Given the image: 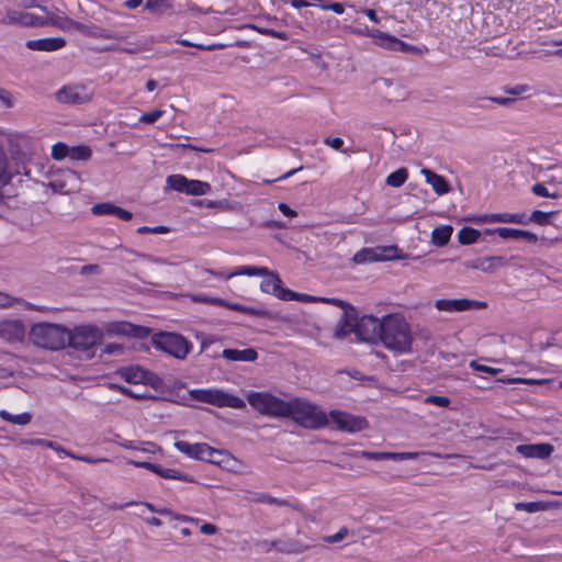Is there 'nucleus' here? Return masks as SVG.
Returning a JSON list of instances; mask_svg holds the SVG:
<instances>
[{"mask_svg":"<svg viewBox=\"0 0 562 562\" xmlns=\"http://www.w3.org/2000/svg\"><path fill=\"white\" fill-rule=\"evenodd\" d=\"M42 11L45 12L46 16H38L19 9H7L0 19V24L20 26L52 25L64 32L83 29V25L64 14L49 11L47 8H42Z\"/></svg>","mask_w":562,"mask_h":562,"instance_id":"f257e3e1","label":"nucleus"},{"mask_svg":"<svg viewBox=\"0 0 562 562\" xmlns=\"http://www.w3.org/2000/svg\"><path fill=\"white\" fill-rule=\"evenodd\" d=\"M380 342L394 355L412 351L413 335L403 315L394 313L382 316Z\"/></svg>","mask_w":562,"mask_h":562,"instance_id":"f03ea898","label":"nucleus"},{"mask_svg":"<svg viewBox=\"0 0 562 562\" xmlns=\"http://www.w3.org/2000/svg\"><path fill=\"white\" fill-rule=\"evenodd\" d=\"M32 345L45 350H61L68 345L69 329L54 323H36L29 333Z\"/></svg>","mask_w":562,"mask_h":562,"instance_id":"7ed1b4c3","label":"nucleus"},{"mask_svg":"<svg viewBox=\"0 0 562 562\" xmlns=\"http://www.w3.org/2000/svg\"><path fill=\"white\" fill-rule=\"evenodd\" d=\"M286 417L310 429L321 428L328 423L325 412L316 404L300 397L288 401Z\"/></svg>","mask_w":562,"mask_h":562,"instance_id":"20e7f679","label":"nucleus"},{"mask_svg":"<svg viewBox=\"0 0 562 562\" xmlns=\"http://www.w3.org/2000/svg\"><path fill=\"white\" fill-rule=\"evenodd\" d=\"M189 396L194 401L220 408L243 409L246 407V403L241 397L218 387L192 389L189 391Z\"/></svg>","mask_w":562,"mask_h":562,"instance_id":"39448f33","label":"nucleus"},{"mask_svg":"<svg viewBox=\"0 0 562 562\" xmlns=\"http://www.w3.org/2000/svg\"><path fill=\"white\" fill-rule=\"evenodd\" d=\"M247 402L261 415L277 418L286 417L288 401L270 392H249L247 394Z\"/></svg>","mask_w":562,"mask_h":562,"instance_id":"423d86ee","label":"nucleus"},{"mask_svg":"<svg viewBox=\"0 0 562 562\" xmlns=\"http://www.w3.org/2000/svg\"><path fill=\"white\" fill-rule=\"evenodd\" d=\"M153 341L158 349L177 359H184L192 347L184 337L175 333L156 334Z\"/></svg>","mask_w":562,"mask_h":562,"instance_id":"0eeeda50","label":"nucleus"},{"mask_svg":"<svg viewBox=\"0 0 562 562\" xmlns=\"http://www.w3.org/2000/svg\"><path fill=\"white\" fill-rule=\"evenodd\" d=\"M103 338V331L95 325H79L69 330L68 345L78 350H88Z\"/></svg>","mask_w":562,"mask_h":562,"instance_id":"6e6552de","label":"nucleus"},{"mask_svg":"<svg viewBox=\"0 0 562 562\" xmlns=\"http://www.w3.org/2000/svg\"><path fill=\"white\" fill-rule=\"evenodd\" d=\"M166 182L170 189L189 195H206L212 189L209 182L190 180L182 175L168 176Z\"/></svg>","mask_w":562,"mask_h":562,"instance_id":"1a4fd4ad","label":"nucleus"},{"mask_svg":"<svg viewBox=\"0 0 562 562\" xmlns=\"http://www.w3.org/2000/svg\"><path fill=\"white\" fill-rule=\"evenodd\" d=\"M362 34L368 35L369 37L374 40V43L382 48L402 52L405 54H417L420 53V49L414 45L407 44L393 35H390L385 32H381L379 30H367L366 32H361Z\"/></svg>","mask_w":562,"mask_h":562,"instance_id":"9d476101","label":"nucleus"},{"mask_svg":"<svg viewBox=\"0 0 562 562\" xmlns=\"http://www.w3.org/2000/svg\"><path fill=\"white\" fill-rule=\"evenodd\" d=\"M175 447L178 451L187 454L188 457L201 461H207L212 463H220L222 460H217L216 456H222L223 453L207 443H189L187 441H176Z\"/></svg>","mask_w":562,"mask_h":562,"instance_id":"9b49d317","label":"nucleus"},{"mask_svg":"<svg viewBox=\"0 0 562 562\" xmlns=\"http://www.w3.org/2000/svg\"><path fill=\"white\" fill-rule=\"evenodd\" d=\"M382 334V317L372 315L357 316L356 335L359 339L368 342H378Z\"/></svg>","mask_w":562,"mask_h":562,"instance_id":"f8f14e48","label":"nucleus"},{"mask_svg":"<svg viewBox=\"0 0 562 562\" xmlns=\"http://www.w3.org/2000/svg\"><path fill=\"white\" fill-rule=\"evenodd\" d=\"M329 418L338 429L347 432H357L367 427V420L363 417L341 411H331Z\"/></svg>","mask_w":562,"mask_h":562,"instance_id":"ddd939ff","label":"nucleus"},{"mask_svg":"<svg viewBox=\"0 0 562 562\" xmlns=\"http://www.w3.org/2000/svg\"><path fill=\"white\" fill-rule=\"evenodd\" d=\"M116 375H119L125 382L132 384H155L157 381V376L154 373L146 371L138 366H127L120 368L116 371Z\"/></svg>","mask_w":562,"mask_h":562,"instance_id":"4468645a","label":"nucleus"},{"mask_svg":"<svg viewBox=\"0 0 562 562\" xmlns=\"http://www.w3.org/2000/svg\"><path fill=\"white\" fill-rule=\"evenodd\" d=\"M25 326L20 319L0 321V338L8 342H22L25 338Z\"/></svg>","mask_w":562,"mask_h":562,"instance_id":"2eb2a0df","label":"nucleus"},{"mask_svg":"<svg viewBox=\"0 0 562 562\" xmlns=\"http://www.w3.org/2000/svg\"><path fill=\"white\" fill-rule=\"evenodd\" d=\"M105 330L110 335L145 337L148 335L147 328L134 325L125 321L110 322L105 325Z\"/></svg>","mask_w":562,"mask_h":562,"instance_id":"dca6fc26","label":"nucleus"},{"mask_svg":"<svg viewBox=\"0 0 562 562\" xmlns=\"http://www.w3.org/2000/svg\"><path fill=\"white\" fill-rule=\"evenodd\" d=\"M482 306H484V303L468 299H440L435 301V307L447 313L463 312Z\"/></svg>","mask_w":562,"mask_h":562,"instance_id":"f3484780","label":"nucleus"},{"mask_svg":"<svg viewBox=\"0 0 562 562\" xmlns=\"http://www.w3.org/2000/svg\"><path fill=\"white\" fill-rule=\"evenodd\" d=\"M422 454H426V452H416V451L371 452V451H366V450L355 452L356 457H362V458L370 459V460H393V461L415 460Z\"/></svg>","mask_w":562,"mask_h":562,"instance_id":"a211bd4d","label":"nucleus"},{"mask_svg":"<svg viewBox=\"0 0 562 562\" xmlns=\"http://www.w3.org/2000/svg\"><path fill=\"white\" fill-rule=\"evenodd\" d=\"M200 273L214 276V277H216L218 279H223V280H229V279H232L234 277H237V276H248V277L259 276V277H261V276L268 274V268H266V267L244 266V267H240L239 269H237L235 271H232V272H228V273L218 272V271H214V270H211V269L202 268L200 270Z\"/></svg>","mask_w":562,"mask_h":562,"instance_id":"6ab92c4d","label":"nucleus"},{"mask_svg":"<svg viewBox=\"0 0 562 562\" xmlns=\"http://www.w3.org/2000/svg\"><path fill=\"white\" fill-rule=\"evenodd\" d=\"M357 328V310L349 308L344 312L341 318L336 324L334 329V337L337 339H344L351 333L356 334Z\"/></svg>","mask_w":562,"mask_h":562,"instance_id":"aec40b11","label":"nucleus"},{"mask_svg":"<svg viewBox=\"0 0 562 562\" xmlns=\"http://www.w3.org/2000/svg\"><path fill=\"white\" fill-rule=\"evenodd\" d=\"M262 277L263 280L260 283V290L263 293L271 294L283 301L288 289L282 286V281L279 274L268 269V274Z\"/></svg>","mask_w":562,"mask_h":562,"instance_id":"412c9836","label":"nucleus"},{"mask_svg":"<svg viewBox=\"0 0 562 562\" xmlns=\"http://www.w3.org/2000/svg\"><path fill=\"white\" fill-rule=\"evenodd\" d=\"M79 175L71 170H66L60 175V178H57L52 182V187L64 194H69L78 190L79 188Z\"/></svg>","mask_w":562,"mask_h":562,"instance_id":"4be33fe9","label":"nucleus"},{"mask_svg":"<svg viewBox=\"0 0 562 562\" xmlns=\"http://www.w3.org/2000/svg\"><path fill=\"white\" fill-rule=\"evenodd\" d=\"M516 451L525 458L546 459L553 452V447L550 443L519 445Z\"/></svg>","mask_w":562,"mask_h":562,"instance_id":"5701e85b","label":"nucleus"},{"mask_svg":"<svg viewBox=\"0 0 562 562\" xmlns=\"http://www.w3.org/2000/svg\"><path fill=\"white\" fill-rule=\"evenodd\" d=\"M66 41L63 37H49V38H38V40H30L26 42V47L32 50H41V52H54L61 47H64Z\"/></svg>","mask_w":562,"mask_h":562,"instance_id":"b1692460","label":"nucleus"},{"mask_svg":"<svg viewBox=\"0 0 562 562\" xmlns=\"http://www.w3.org/2000/svg\"><path fill=\"white\" fill-rule=\"evenodd\" d=\"M57 100L63 103H82L88 100L85 89L78 86L64 87L56 93Z\"/></svg>","mask_w":562,"mask_h":562,"instance_id":"393cba45","label":"nucleus"},{"mask_svg":"<svg viewBox=\"0 0 562 562\" xmlns=\"http://www.w3.org/2000/svg\"><path fill=\"white\" fill-rule=\"evenodd\" d=\"M394 256L392 255H382L379 248H362L353 255L352 261L356 265H366L371 262L383 261L385 259H391Z\"/></svg>","mask_w":562,"mask_h":562,"instance_id":"a878e982","label":"nucleus"},{"mask_svg":"<svg viewBox=\"0 0 562 562\" xmlns=\"http://www.w3.org/2000/svg\"><path fill=\"white\" fill-rule=\"evenodd\" d=\"M497 236L503 239H524L527 243L535 244L538 241V236L529 231L512 228V227H496Z\"/></svg>","mask_w":562,"mask_h":562,"instance_id":"bb28decb","label":"nucleus"},{"mask_svg":"<svg viewBox=\"0 0 562 562\" xmlns=\"http://www.w3.org/2000/svg\"><path fill=\"white\" fill-rule=\"evenodd\" d=\"M422 175H424L426 182L431 186L438 195H443L450 191L449 184L442 176L429 169H422Z\"/></svg>","mask_w":562,"mask_h":562,"instance_id":"cd10ccee","label":"nucleus"},{"mask_svg":"<svg viewBox=\"0 0 562 562\" xmlns=\"http://www.w3.org/2000/svg\"><path fill=\"white\" fill-rule=\"evenodd\" d=\"M222 355L225 359L231 361L252 362L258 358V353L254 348H247L243 350L224 349Z\"/></svg>","mask_w":562,"mask_h":562,"instance_id":"c85d7f7f","label":"nucleus"},{"mask_svg":"<svg viewBox=\"0 0 562 562\" xmlns=\"http://www.w3.org/2000/svg\"><path fill=\"white\" fill-rule=\"evenodd\" d=\"M506 265V259L501 256L487 257L477 260L473 268L479 269L483 272H494L498 267Z\"/></svg>","mask_w":562,"mask_h":562,"instance_id":"c756f323","label":"nucleus"},{"mask_svg":"<svg viewBox=\"0 0 562 562\" xmlns=\"http://www.w3.org/2000/svg\"><path fill=\"white\" fill-rule=\"evenodd\" d=\"M453 228L450 225H440L434 228L431 233V243L437 247L448 244L451 238Z\"/></svg>","mask_w":562,"mask_h":562,"instance_id":"7c9ffc66","label":"nucleus"},{"mask_svg":"<svg viewBox=\"0 0 562 562\" xmlns=\"http://www.w3.org/2000/svg\"><path fill=\"white\" fill-rule=\"evenodd\" d=\"M497 223L527 225L528 216L525 213H497Z\"/></svg>","mask_w":562,"mask_h":562,"instance_id":"2f4dec72","label":"nucleus"},{"mask_svg":"<svg viewBox=\"0 0 562 562\" xmlns=\"http://www.w3.org/2000/svg\"><path fill=\"white\" fill-rule=\"evenodd\" d=\"M481 233L472 227H463L458 232V241L461 245H472L480 239Z\"/></svg>","mask_w":562,"mask_h":562,"instance_id":"473e14b6","label":"nucleus"},{"mask_svg":"<svg viewBox=\"0 0 562 562\" xmlns=\"http://www.w3.org/2000/svg\"><path fill=\"white\" fill-rule=\"evenodd\" d=\"M246 499L251 503L272 504V505H279V506H281L285 503L284 501L280 499V498L272 497L266 493H257V492L249 493L246 496Z\"/></svg>","mask_w":562,"mask_h":562,"instance_id":"72a5a7b5","label":"nucleus"},{"mask_svg":"<svg viewBox=\"0 0 562 562\" xmlns=\"http://www.w3.org/2000/svg\"><path fill=\"white\" fill-rule=\"evenodd\" d=\"M0 417L5 422H9V423L15 424V425H21V426L27 425L32 419L31 414L27 412L18 414V415H13L4 409L0 411Z\"/></svg>","mask_w":562,"mask_h":562,"instance_id":"f704fd0d","label":"nucleus"},{"mask_svg":"<svg viewBox=\"0 0 562 562\" xmlns=\"http://www.w3.org/2000/svg\"><path fill=\"white\" fill-rule=\"evenodd\" d=\"M407 178H408V173H407L406 169L401 168L387 176L386 183L390 187L400 188L405 183Z\"/></svg>","mask_w":562,"mask_h":562,"instance_id":"c9c22d12","label":"nucleus"},{"mask_svg":"<svg viewBox=\"0 0 562 562\" xmlns=\"http://www.w3.org/2000/svg\"><path fill=\"white\" fill-rule=\"evenodd\" d=\"M283 301H299L305 303H314L319 301V296H314L305 293H297L292 290L285 292V296Z\"/></svg>","mask_w":562,"mask_h":562,"instance_id":"e433bc0d","label":"nucleus"},{"mask_svg":"<svg viewBox=\"0 0 562 562\" xmlns=\"http://www.w3.org/2000/svg\"><path fill=\"white\" fill-rule=\"evenodd\" d=\"M170 8V0H148L145 4V9L155 13H162L164 11Z\"/></svg>","mask_w":562,"mask_h":562,"instance_id":"4c0bfd02","label":"nucleus"},{"mask_svg":"<svg viewBox=\"0 0 562 562\" xmlns=\"http://www.w3.org/2000/svg\"><path fill=\"white\" fill-rule=\"evenodd\" d=\"M91 157V149L88 146H76L70 148L71 160H87Z\"/></svg>","mask_w":562,"mask_h":562,"instance_id":"58836bf2","label":"nucleus"},{"mask_svg":"<svg viewBox=\"0 0 562 562\" xmlns=\"http://www.w3.org/2000/svg\"><path fill=\"white\" fill-rule=\"evenodd\" d=\"M187 297L195 303H209L212 305H218V303H221V297L209 296L205 293H192L188 294Z\"/></svg>","mask_w":562,"mask_h":562,"instance_id":"ea45409f","label":"nucleus"},{"mask_svg":"<svg viewBox=\"0 0 562 562\" xmlns=\"http://www.w3.org/2000/svg\"><path fill=\"white\" fill-rule=\"evenodd\" d=\"M217 306H223V307H226L228 310L240 312V313H245V314H257V312L254 308H251V307H248V306H245V305H241V304H238V303H231V302H227V301H225L223 299H221V303H218Z\"/></svg>","mask_w":562,"mask_h":562,"instance_id":"a19ab883","label":"nucleus"},{"mask_svg":"<svg viewBox=\"0 0 562 562\" xmlns=\"http://www.w3.org/2000/svg\"><path fill=\"white\" fill-rule=\"evenodd\" d=\"M515 508L517 510H522L527 513H537L544 509V505L540 502H529V503H516Z\"/></svg>","mask_w":562,"mask_h":562,"instance_id":"79ce46f5","label":"nucleus"},{"mask_svg":"<svg viewBox=\"0 0 562 562\" xmlns=\"http://www.w3.org/2000/svg\"><path fill=\"white\" fill-rule=\"evenodd\" d=\"M70 148L64 143H57L52 147V156L56 160L69 157Z\"/></svg>","mask_w":562,"mask_h":562,"instance_id":"37998d69","label":"nucleus"},{"mask_svg":"<svg viewBox=\"0 0 562 562\" xmlns=\"http://www.w3.org/2000/svg\"><path fill=\"white\" fill-rule=\"evenodd\" d=\"M157 475H159L164 479L189 481L186 475L181 474L179 471H177L175 469H169V468L160 467Z\"/></svg>","mask_w":562,"mask_h":562,"instance_id":"c03bdc74","label":"nucleus"},{"mask_svg":"<svg viewBox=\"0 0 562 562\" xmlns=\"http://www.w3.org/2000/svg\"><path fill=\"white\" fill-rule=\"evenodd\" d=\"M114 204L111 203H100L92 206V213L95 215H114L115 210Z\"/></svg>","mask_w":562,"mask_h":562,"instance_id":"a18cd8bd","label":"nucleus"},{"mask_svg":"<svg viewBox=\"0 0 562 562\" xmlns=\"http://www.w3.org/2000/svg\"><path fill=\"white\" fill-rule=\"evenodd\" d=\"M318 302L327 303V304H331L334 306H337V307L342 310V313L349 311V308H355L351 304L347 303L346 301H342V300L336 299V297H323V296H319V301Z\"/></svg>","mask_w":562,"mask_h":562,"instance_id":"49530a36","label":"nucleus"},{"mask_svg":"<svg viewBox=\"0 0 562 562\" xmlns=\"http://www.w3.org/2000/svg\"><path fill=\"white\" fill-rule=\"evenodd\" d=\"M164 113H165L164 110L156 109L151 112L142 114L139 117V122L145 123V124H153V123L157 122L164 115Z\"/></svg>","mask_w":562,"mask_h":562,"instance_id":"de8ad7c7","label":"nucleus"},{"mask_svg":"<svg viewBox=\"0 0 562 562\" xmlns=\"http://www.w3.org/2000/svg\"><path fill=\"white\" fill-rule=\"evenodd\" d=\"M552 213H546L542 211H533L531 215L528 217V223L533 222L539 225H544L549 223L550 215Z\"/></svg>","mask_w":562,"mask_h":562,"instance_id":"09e8293b","label":"nucleus"},{"mask_svg":"<svg viewBox=\"0 0 562 562\" xmlns=\"http://www.w3.org/2000/svg\"><path fill=\"white\" fill-rule=\"evenodd\" d=\"M424 403L439 407H447L450 404V400L447 396L428 395L425 397Z\"/></svg>","mask_w":562,"mask_h":562,"instance_id":"8fccbe9b","label":"nucleus"},{"mask_svg":"<svg viewBox=\"0 0 562 562\" xmlns=\"http://www.w3.org/2000/svg\"><path fill=\"white\" fill-rule=\"evenodd\" d=\"M469 366H470V368H472L475 371H481V372L487 373L490 375H496L502 371L498 368H493V367H487V366L481 364L475 360H472L469 363Z\"/></svg>","mask_w":562,"mask_h":562,"instance_id":"3c124183","label":"nucleus"},{"mask_svg":"<svg viewBox=\"0 0 562 562\" xmlns=\"http://www.w3.org/2000/svg\"><path fill=\"white\" fill-rule=\"evenodd\" d=\"M497 213L482 214L469 217L468 221L474 224L497 223Z\"/></svg>","mask_w":562,"mask_h":562,"instance_id":"603ef678","label":"nucleus"},{"mask_svg":"<svg viewBox=\"0 0 562 562\" xmlns=\"http://www.w3.org/2000/svg\"><path fill=\"white\" fill-rule=\"evenodd\" d=\"M348 529L346 527H341L336 533L324 537V541L327 543H337L345 539L348 535Z\"/></svg>","mask_w":562,"mask_h":562,"instance_id":"864d4df0","label":"nucleus"},{"mask_svg":"<svg viewBox=\"0 0 562 562\" xmlns=\"http://www.w3.org/2000/svg\"><path fill=\"white\" fill-rule=\"evenodd\" d=\"M157 514L161 515V516H168L170 519H176V520H180V521H191L192 520L190 517L175 514L171 509H169L167 507H159V510H157Z\"/></svg>","mask_w":562,"mask_h":562,"instance_id":"5fc2aeb1","label":"nucleus"},{"mask_svg":"<svg viewBox=\"0 0 562 562\" xmlns=\"http://www.w3.org/2000/svg\"><path fill=\"white\" fill-rule=\"evenodd\" d=\"M169 231L170 229L167 226H154V227L140 226V227H138L137 233L138 234H147V233H150V234H167V233H169Z\"/></svg>","mask_w":562,"mask_h":562,"instance_id":"6e6d98bb","label":"nucleus"},{"mask_svg":"<svg viewBox=\"0 0 562 562\" xmlns=\"http://www.w3.org/2000/svg\"><path fill=\"white\" fill-rule=\"evenodd\" d=\"M128 463L133 464L134 467L136 468H143V469H147L156 474H158V471H159V468L160 465L158 464H155V463H150V462H145V461H134V460H130Z\"/></svg>","mask_w":562,"mask_h":562,"instance_id":"4d7b16f0","label":"nucleus"},{"mask_svg":"<svg viewBox=\"0 0 562 562\" xmlns=\"http://www.w3.org/2000/svg\"><path fill=\"white\" fill-rule=\"evenodd\" d=\"M259 32L261 34L269 35V36H272L274 38L282 40V41H286L289 38L288 33H285L283 31H276V30H272V29H260Z\"/></svg>","mask_w":562,"mask_h":562,"instance_id":"13d9d810","label":"nucleus"},{"mask_svg":"<svg viewBox=\"0 0 562 562\" xmlns=\"http://www.w3.org/2000/svg\"><path fill=\"white\" fill-rule=\"evenodd\" d=\"M531 191L533 194L543 198H555V194L549 193L548 189L542 183H536L532 186Z\"/></svg>","mask_w":562,"mask_h":562,"instance_id":"bf43d9fd","label":"nucleus"},{"mask_svg":"<svg viewBox=\"0 0 562 562\" xmlns=\"http://www.w3.org/2000/svg\"><path fill=\"white\" fill-rule=\"evenodd\" d=\"M529 90H530L529 86L518 85L513 88L506 89V92L512 94L513 95L512 98L516 99V97L525 94V93L529 92Z\"/></svg>","mask_w":562,"mask_h":562,"instance_id":"052dcab7","label":"nucleus"},{"mask_svg":"<svg viewBox=\"0 0 562 562\" xmlns=\"http://www.w3.org/2000/svg\"><path fill=\"white\" fill-rule=\"evenodd\" d=\"M324 143L335 150H342L341 148L344 146V139L340 137H334V138L327 137V138H325Z\"/></svg>","mask_w":562,"mask_h":562,"instance_id":"680f3d73","label":"nucleus"},{"mask_svg":"<svg viewBox=\"0 0 562 562\" xmlns=\"http://www.w3.org/2000/svg\"><path fill=\"white\" fill-rule=\"evenodd\" d=\"M18 299L11 297L9 294L0 292V308L10 307L18 302Z\"/></svg>","mask_w":562,"mask_h":562,"instance_id":"e2e57ef3","label":"nucleus"},{"mask_svg":"<svg viewBox=\"0 0 562 562\" xmlns=\"http://www.w3.org/2000/svg\"><path fill=\"white\" fill-rule=\"evenodd\" d=\"M10 180V175L5 170V160L0 156V184H5Z\"/></svg>","mask_w":562,"mask_h":562,"instance_id":"0e129e2a","label":"nucleus"},{"mask_svg":"<svg viewBox=\"0 0 562 562\" xmlns=\"http://www.w3.org/2000/svg\"><path fill=\"white\" fill-rule=\"evenodd\" d=\"M345 3L341 2H333V3H326L325 10H330L335 12L336 14H342L345 12Z\"/></svg>","mask_w":562,"mask_h":562,"instance_id":"69168bd1","label":"nucleus"},{"mask_svg":"<svg viewBox=\"0 0 562 562\" xmlns=\"http://www.w3.org/2000/svg\"><path fill=\"white\" fill-rule=\"evenodd\" d=\"M0 102L7 108H11L13 105V99L10 92L0 90Z\"/></svg>","mask_w":562,"mask_h":562,"instance_id":"338daca9","label":"nucleus"},{"mask_svg":"<svg viewBox=\"0 0 562 562\" xmlns=\"http://www.w3.org/2000/svg\"><path fill=\"white\" fill-rule=\"evenodd\" d=\"M123 351V347L119 344H108L103 348V353L113 355L121 353Z\"/></svg>","mask_w":562,"mask_h":562,"instance_id":"774afa93","label":"nucleus"}]
</instances>
